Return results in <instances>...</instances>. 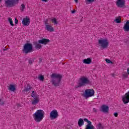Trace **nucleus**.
Wrapping results in <instances>:
<instances>
[{"mask_svg": "<svg viewBox=\"0 0 129 129\" xmlns=\"http://www.w3.org/2000/svg\"><path fill=\"white\" fill-rule=\"evenodd\" d=\"M51 78V80L50 83L52 84V85H54L55 87H58V86H60V83L61 81L62 80V78L63 76L62 75L53 73L50 76Z\"/></svg>", "mask_w": 129, "mask_h": 129, "instance_id": "obj_1", "label": "nucleus"}, {"mask_svg": "<svg viewBox=\"0 0 129 129\" xmlns=\"http://www.w3.org/2000/svg\"><path fill=\"white\" fill-rule=\"evenodd\" d=\"M45 117V112L43 110H37L33 114V118L36 122H40Z\"/></svg>", "mask_w": 129, "mask_h": 129, "instance_id": "obj_2", "label": "nucleus"}, {"mask_svg": "<svg viewBox=\"0 0 129 129\" xmlns=\"http://www.w3.org/2000/svg\"><path fill=\"white\" fill-rule=\"evenodd\" d=\"M86 84H91V82L87 78L82 77L78 82V85H76L75 87L76 89L79 88L82 86H85Z\"/></svg>", "mask_w": 129, "mask_h": 129, "instance_id": "obj_3", "label": "nucleus"}, {"mask_svg": "<svg viewBox=\"0 0 129 129\" xmlns=\"http://www.w3.org/2000/svg\"><path fill=\"white\" fill-rule=\"evenodd\" d=\"M22 51L23 53H24V54H29V53H32V52H34L33 44L30 43H26L23 46Z\"/></svg>", "mask_w": 129, "mask_h": 129, "instance_id": "obj_4", "label": "nucleus"}, {"mask_svg": "<svg viewBox=\"0 0 129 129\" xmlns=\"http://www.w3.org/2000/svg\"><path fill=\"white\" fill-rule=\"evenodd\" d=\"M19 4V0H6L5 1V7L7 8H13L16 7Z\"/></svg>", "mask_w": 129, "mask_h": 129, "instance_id": "obj_5", "label": "nucleus"}, {"mask_svg": "<svg viewBox=\"0 0 129 129\" xmlns=\"http://www.w3.org/2000/svg\"><path fill=\"white\" fill-rule=\"evenodd\" d=\"M94 90L92 89H86L85 92L83 93V96L86 98H89V97H91L94 95Z\"/></svg>", "mask_w": 129, "mask_h": 129, "instance_id": "obj_6", "label": "nucleus"}, {"mask_svg": "<svg viewBox=\"0 0 129 129\" xmlns=\"http://www.w3.org/2000/svg\"><path fill=\"white\" fill-rule=\"evenodd\" d=\"M98 44L103 49H106V48L108 46V40H107V39L99 40Z\"/></svg>", "mask_w": 129, "mask_h": 129, "instance_id": "obj_7", "label": "nucleus"}, {"mask_svg": "<svg viewBox=\"0 0 129 129\" xmlns=\"http://www.w3.org/2000/svg\"><path fill=\"white\" fill-rule=\"evenodd\" d=\"M58 117V112L57 110H53L50 112V118L51 119H55Z\"/></svg>", "mask_w": 129, "mask_h": 129, "instance_id": "obj_8", "label": "nucleus"}, {"mask_svg": "<svg viewBox=\"0 0 129 129\" xmlns=\"http://www.w3.org/2000/svg\"><path fill=\"white\" fill-rule=\"evenodd\" d=\"M84 120L88 123L86 126L85 129H94V126L91 125V121H89L88 119L84 118Z\"/></svg>", "mask_w": 129, "mask_h": 129, "instance_id": "obj_9", "label": "nucleus"}, {"mask_svg": "<svg viewBox=\"0 0 129 129\" xmlns=\"http://www.w3.org/2000/svg\"><path fill=\"white\" fill-rule=\"evenodd\" d=\"M125 4V0H117L116 5L118 8H123Z\"/></svg>", "mask_w": 129, "mask_h": 129, "instance_id": "obj_10", "label": "nucleus"}, {"mask_svg": "<svg viewBox=\"0 0 129 129\" xmlns=\"http://www.w3.org/2000/svg\"><path fill=\"white\" fill-rule=\"evenodd\" d=\"M31 23V20L30 18L26 17L25 18H24L22 21V24L24 26H29Z\"/></svg>", "mask_w": 129, "mask_h": 129, "instance_id": "obj_11", "label": "nucleus"}, {"mask_svg": "<svg viewBox=\"0 0 129 129\" xmlns=\"http://www.w3.org/2000/svg\"><path fill=\"white\" fill-rule=\"evenodd\" d=\"M50 42V40L47 38H43L40 40H38L39 44H42V45H47Z\"/></svg>", "mask_w": 129, "mask_h": 129, "instance_id": "obj_12", "label": "nucleus"}, {"mask_svg": "<svg viewBox=\"0 0 129 129\" xmlns=\"http://www.w3.org/2000/svg\"><path fill=\"white\" fill-rule=\"evenodd\" d=\"M108 106L105 105H103L101 107V110L100 111H102V112H104L105 113H107L108 112Z\"/></svg>", "mask_w": 129, "mask_h": 129, "instance_id": "obj_13", "label": "nucleus"}, {"mask_svg": "<svg viewBox=\"0 0 129 129\" xmlns=\"http://www.w3.org/2000/svg\"><path fill=\"white\" fill-rule=\"evenodd\" d=\"M124 32H129V20H127L123 27Z\"/></svg>", "mask_w": 129, "mask_h": 129, "instance_id": "obj_14", "label": "nucleus"}, {"mask_svg": "<svg viewBox=\"0 0 129 129\" xmlns=\"http://www.w3.org/2000/svg\"><path fill=\"white\" fill-rule=\"evenodd\" d=\"M31 89H32V87L30 86V85L28 84L27 87H25L24 89L22 90V92L25 93V92H30Z\"/></svg>", "mask_w": 129, "mask_h": 129, "instance_id": "obj_15", "label": "nucleus"}, {"mask_svg": "<svg viewBox=\"0 0 129 129\" xmlns=\"http://www.w3.org/2000/svg\"><path fill=\"white\" fill-rule=\"evenodd\" d=\"M83 63H84V64H90V63H91V62H92V60L91 59V58L90 57H88L87 59H84L83 60Z\"/></svg>", "mask_w": 129, "mask_h": 129, "instance_id": "obj_16", "label": "nucleus"}, {"mask_svg": "<svg viewBox=\"0 0 129 129\" xmlns=\"http://www.w3.org/2000/svg\"><path fill=\"white\" fill-rule=\"evenodd\" d=\"M39 101L40 99H39V97H36L33 99L32 104H33V105H36V104H38V103H39Z\"/></svg>", "mask_w": 129, "mask_h": 129, "instance_id": "obj_17", "label": "nucleus"}, {"mask_svg": "<svg viewBox=\"0 0 129 129\" xmlns=\"http://www.w3.org/2000/svg\"><path fill=\"white\" fill-rule=\"evenodd\" d=\"M45 29L48 32H53V31H54V28H53V27H52V26L50 25H46V26H45Z\"/></svg>", "mask_w": 129, "mask_h": 129, "instance_id": "obj_18", "label": "nucleus"}, {"mask_svg": "<svg viewBox=\"0 0 129 129\" xmlns=\"http://www.w3.org/2000/svg\"><path fill=\"white\" fill-rule=\"evenodd\" d=\"M114 22L117 24H120V23H121V18H120V16L116 18V19L114 20Z\"/></svg>", "mask_w": 129, "mask_h": 129, "instance_id": "obj_19", "label": "nucleus"}, {"mask_svg": "<svg viewBox=\"0 0 129 129\" xmlns=\"http://www.w3.org/2000/svg\"><path fill=\"white\" fill-rule=\"evenodd\" d=\"M79 126H82L84 124V121L82 118H80L78 122Z\"/></svg>", "mask_w": 129, "mask_h": 129, "instance_id": "obj_20", "label": "nucleus"}, {"mask_svg": "<svg viewBox=\"0 0 129 129\" xmlns=\"http://www.w3.org/2000/svg\"><path fill=\"white\" fill-rule=\"evenodd\" d=\"M9 90L11 91H15L16 90V86L14 85H10Z\"/></svg>", "mask_w": 129, "mask_h": 129, "instance_id": "obj_21", "label": "nucleus"}, {"mask_svg": "<svg viewBox=\"0 0 129 129\" xmlns=\"http://www.w3.org/2000/svg\"><path fill=\"white\" fill-rule=\"evenodd\" d=\"M95 2V0H85V3L86 5H90V4H93Z\"/></svg>", "mask_w": 129, "mask_h": 129, "instance_id": "obj_22", "label": "nucleus"}, {"mask_svg": "<svg viewBox=\"0 0 129 129\" xmlns=\"http://www.w3.org/2000/svg\"><path fill=\"white\" fill-rule=\"evenodd\" d=\"M31 96L33 98H36L37 97H37V93L35 92V91H32V93L31 94Z\"/></svg>", "mask_w": 129, "mask_h": 129, "instance_id": "obj_23", "label": "nucleus"}, {"mask_svg": "<svg viewBox=\"0 0 129 129\" xmlns=\"http://www.w3.org/2000/svg\"><path fill=\"white\" fill-rule=\"evenodd\" d=\"M51 21L52 22V23H54V25H57L58 24V21H57L56 18L51 19Z\"/></svg>", "mask_w": 129, "mask_h": 129, "instance_id": "obj_24", "label": "nucleus"}, {"mask_svg": "<svg viewBox=\"0 0 129 129\" xmlns=\"http://www.w3.org/2000/svg\"><path fill=\"white\" fill-rule=\"evenodd\" d=\"M26 9V6H25V4H22L20 7V10L22 12H24V10Z\"/></svg>", "mask_w": 129, "mask_h": 129, "instance_id": "obj_25", "label": "nucleus"}, {"mask_svg": "<svg viewBox=\"0 0 129 129\" xmlns=\"http://www.w3.org/2000/svg\"><path fill=\"white\" fill-rule=\"evenodd\" d=\"M8 21L10 23L11 26H12V27H14V26H15V24L13 23V20L12 19V18H9Z\"/></svg>", "mask_w": 129, "mask_h": 129, "instance_id": "obj_26", "label": "nucleus"}, {"mask_svg": "<svg viewBox=\"0 0 129 129\" xmlns=\"http://www.w3.org/2000/svg\"><path fill=\"white\" fill-rule=\"evenodd\" d=\"M35 48H36V49H41V48H42V45H41L39 43H37L35 45Z\"/></svg>", "mask_w": 129, "mask_h": 129, "instance_id": "obj_27", "label": "nucleus"}, {"mask_svg": "<svg viewBox=\"0 0 129 129\" xmlns=\"http://www.w3.org/2000/svg\"><path fill=\"white\" fill-rule=\"evenodd\" d=\"M38 79H39V80L40 81H44V76H42V75L39 76V77H38Z\"/></svg>", "mask_w": 129, "mask_h": 129, "instance_id": "obj_28", "label": "nucleus"}, {"mask_svg": "<svg viewBox=\"0 0 129 129\" xmlns=\"http://www.w3.org/2000/svg\"><path fill=\"white\" fill-rule=\"evenodd\" d=\"M35 60H34L33 58H30L29 59H28V62L29 64H33V62Z\"/></svg>", "mask_w": 129, "mask_h": 129, "instance_id": "obj_29", "label": "nucleus"}, {"mask_svg": "<svg viewBox=\"0 0 129 129\" xmlns=\"http://www.w3.org/2000/svg\"><path fill=\"white\" fill-rule=\"evenodd\" d=\"M44 24L45 25V27L47 26V25H48L49 24V20L48 19H45L44 20Z\"/></svg>", "mask_w": 129, "mask_h": 129, "instance_id": "obj_30", "label": "nucleus"}, {"mask_svg": "<svg viewBox=\"0 0 129 129\" xmlns=\"http://www.w3.org/2000/svg\"><path fill=\"white\" fill-rule=\"evenodd\" d=\"M122 76L124 78H127V77H128V75H127V73H124L122 74Z\"/></svg>", "mask_w": 129, "mask_h": 129, "instance_id": "obj_31", "label": "nucleus"}, {"mask_svg": "<svg viewBox=\"0 0 129 129\" xmlns=\"http://www.w3.org/2000/svg\"><path fill=\"white\" fill-rule=\"evenodd\" d=\"M105 61H106V63H109V64L112 63V61H111V60H110V59H108L107 58L105 59Z\"/></svg>", "mask_w": 129, "mask_h": 129, "instance_id": "obj_32", "label": "nucleus"}, {"mask_svg": "<svg viewBox=\"0 0 129 129\" xmlns=\"http://www.w3.org/2000/svg\"><path fill=\"white\" fill-rule=\"evenodd\" d=\"M124 42L126 44H129V38H128V39H124Z\"/></svg>", "mask_w": 129, "mask_h": 129, "instance_id": "obj_33", "label": "nucleus"}, {"mask_svg": "<svg viewBox=\"0 0 129 129\" xmlns=\"http://www.w3.org/2000/svg\"><path fill=\"white\" fill-rule=\"evenodd\" d=\"M0 104L1 105H4V104H5V102L3 101V100H2V99H0Z\"/></svg>", "mask_w": 129, "mask_h": 129, "instance_id": "obj_34", "label": "nucleus"}, {"mask_svg": "<svg viewBox=\"0 0 129 129\" xmlns=\"http://www.w3.org/2000/svg\"><path fill=\"white\" fill-rule=\"evenodd\" d=\"M39 61L38 63H39V64H41V63H42V61H43V59L41 58H39Z\"/></svg>", "mask_w": 129, "mask_h": 129, "instance_id": "obj_35", "label": "nucleus"}, {"mask_svg": "<svg viewBox=\"0 0 129 129\" xmlns=\"http://www.w3.org/2000/svg\"><path fill=\"white\" fill-rule=\"evenodd\" d=\"M19 23V20H17V18L15 19V24L16 25L18 24Z\"/></svg>", "mask_w": 129, "mask_h": 129, "instance_id": "obj_36", "label": "nucleus"}, {"mask_svg": "<svg viewBox=\"0 0 129 129\" xmlns=\"http://www.w3.org/2000/svg\"><path fill=\"white\" fill-rule=\"evenodd\" d=\"M114 116H115V117H117L118 114H117V112H115V113H114Z\"/></svg>", "mask_w": 129, "mask_h": 129, "instance_id": "obj_37", "label": "nucleus"}, {"mask_svg": "<svg viewBox=\"0 0 129 129\" xmlns=\"http://www.w3.org/2000/svg\"><path fill=\"white\" fill-rule=\"evenodd\" d=\"M93 111H94V112H96V111H97L96 110V109L95 108H94L93 109Z\"/></svg>", "mask_w": 129, "mask_h": 129, "instance_id": "obj_38", "label": "nucleus"}, {"mask_svg": "<svg viewBox=\"0 0 129 129\" xmlns=\"http://www.w3.org/2000/svg\"><path fill=\"white\" fill-rule=\"evenodd\" d=\"M41 1L44 3H47V2H48V0H41Z\"/></svg>", "mask_w": 129, "mask_h": 129, "instance_id": "obj_39", "label": "nucleus"}, {"mask_svg": "<svg viewBox=\"0 0 129 129\" xmlns=\"http://www.w3.org/2000/svg\"><path fill=\"white\" fill-rule=\"evenodd\" d=\"M75 10L72 11V14H75Z\"/></svg>", "mask_w": 129, "mask_h": 129, "instance_id": "obj_40", "label": "nucleus"}, {"mask_svg": "<svg viewBox=\"0 0 129 129\" xmlns=\"http://www.w3.org/2000/svg\"><path fill=\"white\" fill-rule=\"evenodd\" d=\"M75 3H78V0H74Z\"/></svg>", "mask_w": 129, "mask_h": 129, "instance_id": "obj_41", "label": "nucleus"}, {"mask_svg": "<svg viewBox=\"0 0 129 129\" xmlns=\"http://www.w3.org/2000/svg\"><path fill=\"white\" fill-rule=\"evenodd\" d=\"M112 76H114V74H112Z\"/></svg>", "mask_w": 129, "mask_h": 129, "instance_id": "obj_42", "label": "nucleus"}, {"mask_svg": "<svg viewBox=\"0 0 129 129\" xmlns=\"http://www.w3.org/2000/svg\"><path fill=\"white\" fill-rule=\"evenodd\" d=\"M2 2V0H0V3Z\"/></svg>", "mask_w": 129, "mask_h": 129, "instance_id": "obj_43", "label": "nucleus"}, {"mask_svg": "<svg viewBox=\"0 0 129 129\" xmlns=\"http://www.w3.org/2000/svg\"><path fill=\"white\" fill-rule=\"evenodd\" d=\"M4 51H6V49H4Z\"/></svg>", "mask_w": 129, "mask_h": 129, "instance_id": "obj_44", "label": "nucleus"}]
</instances>
